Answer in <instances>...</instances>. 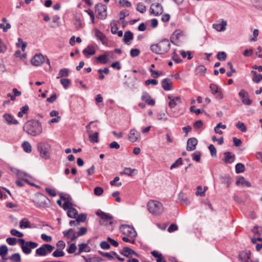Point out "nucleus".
<instances>
[{
    "instance_id": "obj_22",
    "label": "nucleus",
    "mask_w": 262,
    "mask_h": 262,
    "mask_svg": "<svg viewBox=\"0 0 262 262\" xmlns=\"http://www.w3.org/2000/svg\"><path fill=\"white\" fill-rule=\"evenodd\" d=\"M3 118L6 120V122L9 124H18V121L16 120L14 117L11 114H5L3 115Z\"/></svg>"
},
{
    "instance_id": "obj_8",
    "label": "nucleus",
    "mask_w": 262,
    "mask_h": 262,
    "mask_svg": "<svg viewBox=\"0 0 262 262\" xmlns=\"http://www.w3.org/2000/svg\"><path fill=\"white\" fill-rule=\"evenodd\" d=\"M96 214L101 219V220L100 221V224L101 225H106V224L105 223V222L108 221L110 222V225H112L113 224V222L111 221L113 219V216L111 214L106 213L100 210L97 211Z\"/></svg>"
},
{
    "instance_id": "obj_32",
    "label": "nucleus",
    "mask_w": 262,
    "mask_h": 262,
    "mask_svg": "<svg viewBox=\"0 0 262 262\" xmlns=\"http://www.w3.org/2000/svg\"><path fill=\"white\" fill-rule=\"evenodd\" d=\"M251 74L253 76L252 80L256 83H258L262 80V75L258 74L255 71H252Z\"/></svg>"
},
{
    "instance_id": "obj_12",
    "label": "nucleus",
    "mask_w": 262,
    "mask_h": 262,
    "mask_svg": "<svg viewBox=\"0 0 262 262\" xmlns=\"http://www.w3.org/2000/svg\"><path fill=\"white\" fill-rule=\"evenodd\" d=\"M209 88L211 90V93L213 95H215L217 99H222L223 98L222 89L217 85L214 83H211L210 84Z\"/></svg>"
},
{
    "instance_id": "obj_9",
    "label": "nucleus",
    "mask_w": 262,
    "mask_h": 262,
    "mask_svg": "<svg viewBox=\"0 0 262 262\" xmlns=\"http://www.w3.org/2000/svg\"><path fill=\"white\" fill-rule=\"evenodd\" d=\"M96 13H97L98 17L101 19H104L107 16L106 6L101 3L98 4L95 6Z\"/></svg>"
},
{
    "instance_id": "obj_51",
    "label": "nucleus",
    "mask_w": 262,
    "mask_h": 262,
    "mask_svg": "<svg viewBox=\"0 0 262 262\" xmlns=\"http://www.w3.org/2000/svg\"><path fill=\"white\" fill-rule=\"evenodd\" d=\"M172 58L173 60L177 63H181L182 60L177 54V50H174L172 53Z\"/></svg>"
},
{
    "instance_id": "obj_33",
    "label": "nucleus",
    "mask_w": 262,
    "mask_h": 262,
    "mask_svg": "<svg viewBox=\"0 0 262 262\" xmlns=\"http://www.w3.org/2000/svg\"><path fill=\"white\" fill-rule=\"evenodd\" d=\"M89 140L91 142L95 143L99 142V134L98 132H95L94 134H89Z\"/></svg>"
},
{
    "instance_id": "obj_43",
    "label": "nucleus",
    "mask_w": 262,
    "mask_h": 262,
    "mask_svg": "<svg viewBox=\"0 0 262 262\" xmlns=\"http://www.w3.org/2000/svg\"><path fill=\"white\" fill-rule=\"evenodd\" d=\"M108 56V53L101 55L96 58L97 60L102 63H106L107 62L106 57Z\"/></svg>"
},
{
    "instance_id": "obj_56",
    "label": "nucleus",
    "mask_w": 262,
    "mask_h": 262,
    "mask_svg": "<svg viewBox=\"0 0 262 262\" xmlns=\"http://www.w3.org/2000/svg\"><path fill=\"white\" fill-rule=\"evenodd\" d=\"M197 74L204 75L206 71V68L203 65H200L196 68Z\"/></svg>"
},
{
    "instance_id": "obj_24",
    "label": "nucleus",
    "mask_w": 262,
    "mask_h": 262,
    "mask_svg": "<svg viewBox=\"0 0 262 262\" xmlns=\"http://www.w3.org/2000/svg\"><path fill=\"white\" fill-rule=\"evenodd\" d=\"M224 161L226 163H233L235 159V157L234 155H232L231 152L229 151H226L224 152Z\"/></svg>"
},
{
    "instance_id": "obj_36",
    "label": "nucleus",
    "mask_w": 262,
    "mask_h": 262,
    "mask_svg": "<svg viewBox=\"0 0 262 262\" xmlns=\"http://www.w3.org/2000/svg\"><path fill=\"white\" fill-rule=\"evenodd\" d=\"M78 215V211L77 210L72 207L69 209L68 211L67 212V215L69 217L75 219L76 217V215Z\"/></svg>"
},
{
    "instance_id": "obj_7",
    "label": "nucleus",
    "mask_w": 262,
    "mask_h": 262,
    "mask_svg": "<svg viewBox=\"0 0 262 262\" xmlns=\"http://www.w3.org/2000/svg\"><path fill=\"white\" fill-rule=\"evenodd\" d=\"M37 147L41 156L46 159H48L49 157L50 145L47 143H39Z\"/></svg>"
},
{
    "instance_id": "obj_18",
    "label": "nucleus",
    "mask_w": 262,
    "mask_h": 262,
    "mask_svg": "<svg viewBox=\"0 0 262 262\" xmlns=\"http://www.w3.org/2000/svg\"><path fill=\"white\" fill-rule=\"evenodd\" d=\"M128 139L132 142L138 140L140 137V133L135 129H132L128 134Z\"/></svg>"
},
{
    "instance_id": "obj_23",
    "label": "nucleus",
    "mask_w": 262,
    "mask_h": 262,
    "mask_svg": "<svg viewBox=\"0 0 262 262\" xmlns=\"http://www.w3.org/2000/svg\"><path fill=\"white\" fill-rule=\"evenodd\" d=\"M162 87L165 91H170L172 89V82L170 79L165 78L162 81Z\"/></svg>"
},
{
    "instance_id": "obj_42",
    "label": "nucleus",
    "mask_w": 262,
    "mask_h": 262,
    "mask_svg": "<svg viewBox=\"0 0 262 262\" xmlns=\"http://www.w3.org/2000/svg\"><path fill=\"white\" fill-rule=\"evenodd\" d=\"M236 127L242 132L245 133L247 131V127L244 123L238 121L236 123Z\"/></svg>"
},
{
    "instance_id": "obj_5",
    "label": "nucleus",
    "mask_w": 262,
    "mask_h": 262,
    "mask_svg": "<svg viewBox=\"0 0 262 262\" xmlns=\"http://www.w3.org/2000/svg\"><path fill=\"white\" fill-rule=\"evenodd\" d=\"M120 231L125 236L130 238H135L137 233L134 228L127 225H121L119 227Z\"/></svg>"
},
{
    "instance_id": "obj_27",
    "label": "nucleus",
    "mask_w": 262,
    "mask_h": 262,
    "mask_svg": "<svg viewBox=\"0 0 262 262\" xmlns=\"http://www.w3.org/2000/svg\"><path fill=\"white\" fill-rule=\"evenodd\" d=\"M60 198L61 199L64 201V203L62 206V208L64 210H69V209L73 207V204L70 202L69 198L62 195H61Z\"/></svg>"
},
{
    "instance_id": "obj_54",
    "label": "nucleus",
    "mask_w": 262,
    "mask_h": 262,
    "mask_svg": "<svg viewBox=\"0 0 262 262\" xmlns=\"http://www.w3.org/2000/svg\"><path fill=\"white\" fill-rule=\"evenodd\" d=\"M201 154L200 151H195L192 154V159L196 162H200L201 160Z\"/></svg>"
},
{
    "instance_id": "obj_25",
    "label": "nucleus",
    "mask_w": 262,
    "mask_h": 262,
    "mask_svg": "<svg viewBox=\"0 0 262 262\" xmlns=\"http://www.w3.org/2000/svg\"><path fill=\"white\" fill-rule=\"evenodd\" d=\"M120 253L121 254L127 257H129L130 255H135L136 256H138V254L135 251L127 247H124L122 250V251L120 252Z\"/></svg>"
},
{
    "instance_id": "obj_64",
    "label": "nucleus",
    "mask_w": 262,
    "mask_h": 262,
    "mask_svg": "<svg viewBox=\"0 0 262 262\" xmlns=\"http://www.w3.org/2000/svg\"><path fill=\"white\" fill-rule=\"evenodd\" d=\"M73 233H74V232L72 228L63 231L64 236L67 237L68 238H69Z\"/></svg>"
},
{
    "instance_id": "obj_28",
    "label": "nucleus",
    "mask_w": 262,
    "mask_h": 262,
    "mask_svg": "<svg viewBox=\"0 0 262 262\" xmlns=\"http://www.w3.org/2000/svg\"><path fill=\"white\" fill-rule=\"evenodd\" d=\"M226 25H227L226 21L223 20L222 23L213 24V27L216 31L221 32V31H224L225 30Z\"/></svg>"
},
{
    "instance_id": "obj_47",
    "label": "nucleus",
    "mask_w": 262,
    "mask_h": 262,
    "mask_svg": "<svg viewBox=\"0 0 262 262\" xmlns=\"http://www.w3.org/2000/svg\"><path fill=\"white\" fill-rule=\"evenodd\" d=\"M22 146L24 151L27 152H30L32 150L31 146L30 144L27 141L24 142L22 144Z\"/></svg>"
},
{
    "instance_id": "obj_46",
    "label": "nucleus",
    "mask_w": 262,
    "mask_h": 262,
    "mask_svg": "<svg viewBox=\"0 0 262 262\" xmlns=\"http://www.w3.org/2000/svg\"><path fill=\"white\" fill-rule=\"evenodd\" d=\"M10 259L14 262H19L21 260V257L19 253H16L10 256Z\"/></svg>"
},
{
    "instance_id": "obj_50",
    "label": "nucleus",
    "mask_w": 262,
    "mask_h": 262,
    "mask_svg": "<svg viewBox=\"0 0 262 262\" xmlns=\"http://www.w3.org/2000/svg\"><path fill=\"white\" fill-rule=\"evenodd\" d=\"M111 32L113 34H116L118 30V28L115 20H112L111 23Z\"/></svg>"
},
{
    "instance_id": "obj_45",
    "label": "nucleus",
    "mask_w": 262,
    "mask_h": 262,
    "mask_svg": "<svg viewBox=\"0 0 262 262\" xmlns=\"http://www.w3.org/2000/svg\"><path fill=\"white\" fill-rule=\"evenodd\" d=\"M136 10L141 13H143L146 11V6L142 3H139L137 5Z\"/></svg>"
},
{
    "instance_id": "obj_16",
    "label": "nucleus",
    "mask_w": 262,
    "mask_h": 262,
    "mask_svg": "<svg viewBox=\"0 0 262 262\" xmlns=\"http://www.w3.org/2000/svg\"><path fill=\"white\" fill-rule=\"evenodd\" d=\"M141 99L148 105L154 106L155 104V101L151 99L150 96L146 92H143L142 93Z\"/></svg>"
},
{
    "instance_id": "obj_38",
    "label": "nucleus",
    "mask_w": 262,
    "mask_h": 262,
    "mask_svg": "<svg viewBox=\"0 0 262 262\" xmlns=\"http://www.w3.org/2000/svg\"><path fill=\"white\" fill-rule=\"evenodd\" d=\"M29 110V106L28 105H25L24 106L20 108V111L18 112L17 116L18 117H23L24 115L28 114Z\"/></svg>"
},
{
    "instance_id": "obj_26",
    "label": "nucleus",
    "mask_w": 262,
    "mask_h": 262,
    "mask_svg": "<svg viewBox=\"0 0 262 262\" xmlns=\"http://www.w3.org/2000/svg\"><path fill=\"white\" fill-rule=\"evenodd\" d=\"M134 35L133 33L130 31H127L125 32L124 37H123V41L126 45H129L130 41L133 39Z\"/></svg>"
},
{
    "instance_id": "obj_30",
    "label": "nucleus",
    "mask_w": 262,
    "mask_h": 262,
    "mask_svg": "<svg viewBox=\"0 0 262 262\" xmlns=\"http://www.w3.org/2000/svg\"><path fill=\"white\" fill-rule=\"evenodd\" d=\"M220 180L222 183L229 187L231 182V178L229 175L222 176L220 177Z\"/></svg>"
},
{
    "instance_id": "obj_39",
    "label": "nucleus",
    "mask_w": 262,
    "mask_h": 262,
    "mask_svg": "<svg viewBox=\"0 0 262 262\" xmlns=\"http://www.w3.org/2000/svg\"><path fill=\"white\" fill-rule=\"evenodd\" d=\"M69 74V70L67 68L61 69L60 70L58 76L57 77V78H59L62 77H67Z\"/></svg>"
},
{
    "instance_id": "obj_1",
    "label": "nucleus",
    "mask_w": 262,
    "mask_h": 262,
    "mask_svg": "<svg viewBox=\"0 0 262 262\" xmlns=\"http://www.w3.org/2000/svg\"><path fill=\"white\" fill-rule=\"evenodd\" d=\"M24 130L28 134L36 136L42 133V126L40 122L35 120L27 121L24 126Z\"/></svg>"
},
{
    "instance_id": "obj_11",
    "label": "nucleus",
    "mask_w": 262,
    "mask_h": 262,
    "mask_svg": "<svg viewBox=\"0 0 262 262\" xmlns=\"http://www.w3.org/2000/svg\"><path fill=\"white\" fill-rule=\"evenodd\" d=\"M45 62V57L40 53L36 54L31 59V62L34 66H40Z\"/></svg>"
},
{
    "instance_id": "obj_62",
    "label": "nucleus",
    "mask_w": 262,
    "mask_h": 262,
    "mask_svg": "<svg viewBox=\"0 0 262 262\" xmlns=\"http://www.w3.org/2000/svg\"><path fill=\"white\" fill-rule=\"evenodd\" d=\"M140 53V51L138 49H132L130 51V56L132 57L138 56Z\"/></svg>"
},
{
    "instance_id": "obj_63",
    "label": "nucleus",
    "mask_w": 262,
    "mask_h": 262,
    "mask_svg": "<svg viewBox=\"0 0 262 262\" xmlns=\"http://www.w3.org/2000/svg\"><path fill=\"white\" fill-rule=\"evenodd\" d=\"M149 71H150V73H151L152 77H153L155 78H158L160 75H162V72L155 71L152 69H150Z\"/></svg>"
},
{
    "instance_id": "obj_59",
    "label": "nucleus",
    "mask_w": 262,
    "mask_h": 262,
    "mask_svg": "<svg viewBox=\"0 0 262 262\" xmlns=\"http://www.w3.org/2000/svg\"><path fill=\"white\" fill-rule=\"evenodd\" d=\"M17 241H18V239L14 237H8L6 239L7 243L10 246L16 245Z\"/></svg>"
},
{
    "instance_id": "obj_17",
    "label": "nucleus",
    "mask_w": 262,
    "mask_h": 262,
    "mask_svg": "<svg viewBox=\"0 0 262 262\" xmlns=\"http://www.w3.org/2000/svg\"><path fill=\"white\" fill-rule=\"evenodd\" d=\"M198 143V140L195 138H189L187 141L186 149L188 151L194 150L196 148Z\"/></svg>"
},
{
    "instance_id": "obj_21",
    "label": "nucleus",
    "mask_w": 262,
    "mask_h": 262,
    "mask_svg": "<svg viewBox=\"0 0 262 262\" xmlns=\"http://www.w3.org/2000/svg\"><path fill=\"white\" fill-rule=\"evenodd\" d=\"M95 36L97 39L99 40L103 45L106 42V37L105 35L99 30L95 29L94 30Z\"/></svg>"
},
{
    "instance_id": "obj_31",
    "label": "nucleus",
    "mask_w": 262,
    "mask_h": 262,
    "mask_svg": "<svg viewBox=\"0 0 262 262\" xmlns=\"http://www.w3.org/2000/svg\"><path fill=\"white\" fill-rule=\"evenodd\" d=\"M236 184L238 186L250 187L251 184L245 180L244 177H239L236 182Z\"/></svg>"
},
{
    "instance_id": "obj_15",
    "label": "nucleus",
    "mask_w": 262,
    "mask_h": 262,
    "mask_svg": "<svg viewBox=\"0 0 262 262\" xmlns=\"http://www.w3.org/2000/svg\"><path fill=\"white\" fill-rule=\"evenodd\" d=\"M239 96L242 99V102L244 104L249 105L252 103V100L249 98L248 93L244 90H242L239 92Z\"/></svg>"
},
{
    "instance_id": "obj_40",
    "label": "nucleus",
    "mask_w": 262,
    "mask_h": 262,
    "mask_svg": "<svg viewBox=\"0 0 262 262\" xmlns=\"http://www.w3.org/2000/svg\"><path fill=\"white\" fill-rule=\"evenodd\" d=\"M245 170V167L243 164L238 163L235 165V172L236 173L243 172Z\"/></svg>"
},
{
    "instance_id": "obj_52",
    "label": "nucleus",
    "mask_w": 262,
    "mask_h": 262,
    "mask_svg": "<svg viewBox=\"0 0 262 262\" xmlns=\"http://www.w3.org/2000/svg\"><path fill=\"white\" fill-rule=\"evenodd\" d=\"M216 57L221 61H224L227 58V54L225 52H219L216 55Z\"/></svg>"
},
{
    "instance_id": "obj_55",
    "label": "nucleus",
    "mask_w": 262,
    "mask_h": 262,
    "mask_svg": "<svg viewBox=\"0 0 262 262\" xmlns=\"http://www.w3.org/2000/svg\"><path fill=\"white\" fill-rule=\"evenodd\" d=\"M8 253V248L6 245L0 246V256L3 257L7 255Z\"/></svg>"
},
{
    "instance_id": "obj_48",
    "label": "nucleus",
    "mask_w": 262,
    "mask_h": 262,
    "mask_svg": "<svg viewBox=\"0 0 262 262\" xmlns=\"http://www.w3.org/2000/svg\"><path fill=\"white\" fill-rule=\"evenodd\" d=\"M52 255L55 257H62L64 255V252L62 251V250L57 249L53 252Z\"/></svg>"
},
{
    "instance_id": "obj_13",
    "label": "nucleus",
    "mask_w": 262,
    "mask_h": 262,
    "mask_svg": "<svg viewBox=\"0 0 262 262\" xmlns=\"http://www.w3.org/2000/svg\"><path fill=\"white\" fill-rule=\"evenodd\" d=\"M150 10V13L155 16L160 15L163 12V7L159 3L152 4L151 5Z\"/></svg>"
},
{
    "instance_id": "obj_4",
    "label": "nucleus",
    "mask_w": 262,
    "mask_h": 262,
    "mask_svg": "<svg viewBox=\"0 0 262 262\" xmlns=\"http://www.w3.org/2000/svg\"><path fill=\"white\" fill-rule=\"evenodd\" d=\"M18 242L22 251L26 255L30 254L31 253L32 249L36 248L38 244L37 243L32 241H26L23 238L18 239Z\"/></svg>"
},
{
    "instance_id": "obj_2",
    "label": "nucleus",
    "mask_w": 262,
    "mask_h": 262,
    "mask_svg": "<svg viewBox=\"0 0 262 262\" xmlns=\"http://www.w3.org/2000/svg\"><path fill=\"white\" fill-rule=\"evenodd\" d=\"M171 44L168 39H163L157 43L150 46L151 51L158 54H164L168 52L170 48Z\"/></svg>"
},
{
    "instance_id": "obj_35",
    "label": "nucleus",
    "mask_w": 262,
    "mask_h": 262,
    "mask_svg": "<svg viewBox=\"0 0 262 262\" xmlns=\"http://www.w3.org/2000/svg\"><path fill=\"white\" fill-rule=\"evenodd\" d=\"M88 244L89 242L88 243H81L78 245V249H79L80 252H89L90 251V248L88 247Z\"/></svg>"
},
{
    "instance_id": "obj_19",
    "label": "nucleus",
    "mask_w": 262,
    "mask_h": 262,
    "mask_svg": "<svg viewBox=\"0 0 262 262\" xmlns=\"http://www.w3.org/2000/svg\"><path fill=\"white\" fill-rule=\"evenodd\" d=\"M96 48L92 45H89L83 51V55L87 58L94 55L96 53Z\"/></svg>"
},
{
    "instance_id": "obj_49",
    "label": "nucleus",
    "mask_w": 262,
    "mask_h": 262,
    "mask_svg": "<svg viewBox=\"0 0 262 262\" xmlns=\"http://www.w3.org/2000/svg\"><path fill=\"white\" fill-rule=\"evenodd\" d=\"M86 219V215L85 214H80L78 215L77 219V224L76 226H78L79 225V223L80 222H84Z\"/></svg>"
},
{
    "instance_id": "obj_60",
    "label": "nucleus",
    "mask_w": 262,
    "mask_h": 262,
    "mask_svg": "<svg viewBox=\"0 0 262 262\" xmlns=\"http://www.w3.org/2000/svg\"><path fill=\"white\" fill-rule=\"evenodd\" d=\"M208 148L210 150V154H211V156L213 157H216V148L214 147V146L213 144H210Z\"/></svg>"
},
{
    "instance_id": "obj_44",
    "label": "nucleus",
    "mask_w": 262,
    "mask_h": 262,
    "mask_svg": "<svg viewBox=\"0 0 262 262\" xmlns=\"http://www.w3.org/2000/svg\"><path fill=\"white\" fill-rule=\"evenodd\" d=\"M183 164V161L182 159L181 158H180L178 159L174 163H173L171 166H170V169H172L174 168H178L180 166L182 165Z\"/></svg>"
},
{
    "instance_id": "obj_53",
    "label": "nucleus",
    "mask_w": 262,
    "mask_h": 262,
    "mask_svg": "<svg viewBox=\"0 0 262 262\" xmlns=\"http://www.w3.org/2000/svg\"><path fill=\"white\" fill-rule=\"evenodd\" d=\"M10 233L12 235L15 236L19 238L24 236V234L22 232H19L15 229H11L10 230Z\"/></svg>"
},
{
    "instance_id": "obj_34",
    "label": "nucleus",
    "mask_w": 262,
    "mask_h": 262,
    "mask_svg": "<svg viewBox=\"0 0 262 262\" xmlns=\"http://www.w3.org/2000/svg\"><path fill=\"white\" fill-rule=\"evenodd\" d=\"M20 228H31L30 223L26 218H23L19 222Z\"/></svg>"
},
{
    "instance_id": "obj_61",
    "label": "nucleus",
    "mask_w": 262,
    "mask_h": 262,
    "mask_svg": "<svg viewBox=\"0 0 262 262\" xmlns=\"http://www.w3.org/2000/svg\"><path fill=\"white\" fill-rule=\"evenodd\" d=\"M94 194L97 196L101 195L103 192V189L101 187H96L94 190Z\"/></svg>"
},
{
    "instance_id": "obj_10",
    "label": "nucleus",
    "mask_w": 262,
    "mask_h": 262,
    "mask_svg": "<svg viewBox=\"0 0 262 262\" xmlns=\"http://www.w3.org/2000/svg\"><path fill=\"white\" fill-rule=\"evenodd\" d=\"M48 198L41 193H37L35 195V198L33 200L34 205L36 207H41L47 204Z\"/></svg>"
},
{
    "instance_id": "obj_57",
    "label": "nucleus",
    "mask_w": 262,
    "mask_h": 262,
    "mask_svg": "<svg viewBox=\"0 0 262 262\" xmlns=\"http://www.w3.org/2000/svg\"><path fill=\"white\" fill-rule=\"evenodd\" d=\"M77 249V247L75 244H71L69 247L67 249V252L70 254L74 253Z\"/></svg>"
},
{
    "instance_id": "obj_20",
    "label": "nucleus",
    "mask_w": 262,
    "mask_h": 262,
    "mask_svg": "<svg viewBox=\"0 0 262 262\" xmlns=\"http://www.w3.org/2000/svg\"><path fill=\"white\" fill-rule=\"evenodd\" d=\"M239 258L243 262H252L250 259L251 252L250 251H242L239 254Z\"/></svg>"
},
{
    "instance_id": "obj_6",
    "label": "nucleus",
    "mask_w": 262,
    "mask_h": 262,
    "mask_svg": "<svg viewBox=\"0 0 262 262\" xmlns=\"http://www.w3.org/2000/svg\"><path fill=\"white\" fill-rule=\"evenodd\" d=\"M54 249L53 246L47 244H43L36 250L35 256H45L51 253Z\"/></svg>"
},
{
    "instance_id": "obj_3",
    "label": "nucleus",
    "mask_w": 262,
    "mask_h": 262,
    "mask_svg": "<svg viewBox=\"0 0 262 262\" xmlns=\"http://www.w3.org/2000/svg\"><path fill=\"white\" fill-rule=\"evenodd\" d=\"M147 209L149 212L154 215H159L164 211L163 205L160 202L150 200L147 204Z\"/></svg>"
},
{
    "instance_id": "obj_29",
    "label": "nucleus",
    "mask_w": 262,
    "mask_h": 262,
    "mask_svg": "<svg viewBox=\"0 0 262 262\" xmlns=\"http://www.w3.org/2000/svg\"><path fill=\"white\" fill-rule=\"evenodd\" d=\"M17 176L20 178L24 180H25L26 182L30 184L31 185H33V184L30 183L28 180L26 178L29 177V175L26 172L19 170L17 171Z\"/></svg>"
},
{
    "instance_id": "obj_14",
    "label": "nucleus",
    "mask_w": 262,
    "mask_h": 262,
    "mask_svg": "<svg viewBox=\"0 0 262 262\" xmlns=\"http://www.w3.org/2000/svg\"><path fill=\"white\" fill-rule=\"evenodd\" d=\"M167 98L169 100L168 106L170 108H173L177 105L182 103L181 97L180 96L173 97L172 96H168Z\"/></svg>"
},
{
    "instance_id": "obj_58",
    "label": "nucleus",
    "mask_w": 262,
    "mask_h": 262,
    "mask_svg": "<svg viewBox=\"0 0 262 262\" xmlns=\"http://www.w3.org/2000/svg\"><path fill=\"white\" fill-rule=\"evenodd\" d=\"M60 83L64 89H67L70 83V80L69 79L62 78L60 80Z\"/></svg>"
},
{
    "instance_id": "obj_37",
    "label": "nucleus",
    "mask_w": 262,
    "mask_h": 262,
    "mask_svg": "<svg viewBox=\"0 0 262 262\" xmlns=\"http://www.w3.org/2000/svg\"><path fill=\"white\" fill-rule=\"evenodd\" d=\"M136 171L137 170L136 169H132L129 167H126L125 168L123 171L120 172V174H125L128 176L131 177L134 174V172Z\"/></svg>"
},
{
    "instance_id": "obj_41",
    "label": "nucleus",
    "mask_w": 262,
    "mask_h": 262,
    "mask_svg": "<svg viewBox=\"0 0 262 262\" xmlns=\"http://www.w3.org/2000/svg\"><path fill=\"white\" fill-rule=\"evenodd\" d=\"M115 2L123 7H130L132 5L131 3L127 0H115Z\"/></svg>"
}]
</instances>
